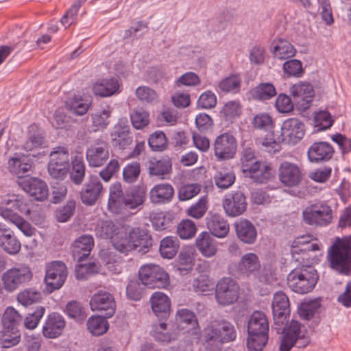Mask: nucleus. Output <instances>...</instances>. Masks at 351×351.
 Listing matches in <instances>:
<instances>
[{
    "instance_id": "f257e3e1",
    "label": "nucleus",
    "mask_w": 351,
    "mask_h": 351,
    "mask_svg": "<svg viewBox=\"0 0 351 351\" xmlns=\"http://www.w3.org/2000/svg\"><path fill=\"white\" fill-rule=\"evenodd\" d=\"M202 344L207 351H219L225 343L236 338V331L232 324L225 319L208 322L202 332Z\"/></svg>"
},
{
    "instance_id": "f03ea898",
    "label": "nucleus",
    "mask_w": 351,
    "mask_h": 351,
    "mask_svg": "<svg viewBox=\"0 0 351 351\" xmlns=\"http://www.w3.org/2000/svg\"><path fill=\"white\" fill-rule=\"evenodd\" d=\"M330 267L339 274L351 273V236L337 238L328 250Z\"/></svg>"
},
{
    "instance_id": "7ed1b4c3",
    "label": "nucleus",
    "mask_w": 351,
    "mask_h": 351,
    "mask_svg": "<svg viewBox=\"0 0 351 351\" xmlns=\"http://www.w3.org/2000/svg\"><path fill=\"white\" fill-rule=\"evenodd\" d=\"M301 265L291 270L287 277V285L293 292L299 294H306L311 292L315 287L318 276L316 271Z\"/></svg>"
},
{
    "instance_id": "20e7f679",
    "label": "nucleus",
    "mask_w": 351,
    "mask_h": 351,
    "mask_svg": "<svg viewBox=\"0 0 351 351\" xmlns=\"http://www.w3.org/2000/svg\"><path fill=\"white\" fill-rule=\"evenodd\" d=\"M302 220L308 226L322 228L330 225L333 220V210L326 201L309 203L302 210Z\"/></svg>"
},
{
    "instance_id": "39448f33",
    "label": "nucleus",
    "mask_w": 351,
    "mask_h": 351,
    "mask_svg": "<svg viewBox=\"0 0 351 351\" xmlns=\"http://www.w3.org/2000/svg\"><path fill=\"white\" fill-rule=\"evenodd\" d=\"M310 343L308 332L298 321L292 320L283 329V336L279 350L290 351L293 346L298 348H305Z\"/></svg>"
},
{
    "instance_id": "423d86ee",
    "label": "nucleus",
    "mask_w": 351,
    "mask_h": 351,
    "mask_svg": "<svg viewBox=\"0 0 351 351\" xmlns=\"http://www.w3.org/2000/svg\"><path fill=\"white\" fill-rule=\"evenodd\" d=\"M138 276L141 283L151 289H167L170 285L168 273L158 265H142L138 270Z\"/></svg>"
},
{
    "instance_id": "0eeeda50",
    "label": "nucleus",
    "mask_w": 351,
    "mask_h": 351,
    "mask_svg": "<svg viewBox=\"0 0 351 351\" xmlns=\"http://www.w3.org/2000/svg\"><path fill=\"white\" fill-rule=\"evenodd\" d=\"M322 248V243L313 235L298 237L293 241L291 247L292 259L299 265H308L310 258L308 252L319 251Z\"/></svg>"
},
{
    "instance_id": "6e6552de",
    "label": "nucleus",
    "mask_w": 351,
    "mask_h": 351,
    "mask_svg": "<svg viewBox=\"0 0 351 351\" xmlns=\"http://www.w3.org/2000/svg\"><path fill=\"white\" fill-rule=\"evenodd\" d=\"M69 153L64 147H57L50 153L48 172L56 179L63 180L69 169Z\"/></svg>"
},
{
    "instance_id": "1a4fd4ad",
    "label": "nucleus",
    "mask_w": 351,
    "mask_h": 351,
    "mask_svg": "<svg viewBox=\"0 0 351 351\" xmlns=\"http://www.w3.org/2000/svg\"><path fill=\"white\" fill-rule=\"evenodd\" d=\"M239 298V286L230 278H221L216 285L215 298L221 306L235 303Z\"/></svg>"
},
{
    "instance_id": "9d476101",
    "label": "nucleus",
    "mask_w": 351,
    "mask_h": 351,
    "mask_svg": "<svg viewBox=\"0 0 351 351\" xmlns=\"http://www.w3.org/2000/svg\"><path fill=\"white\" fill-rule=\"evenodd\" d=\"M68 275L66 265L62 261H53L47 265L45 282L50 293L60 289Z\"/></svg>"
},
{
    "instance_id": "9b49d317",
    "label": "nucleus",
    "mask_w": 351,
    "mask_h": 351,
    "mask_svg": "<svg viewBox=\"0 0 351 351\" xmlns=\"http://www.w3.org/2000/svg\"><path fill=\"white\" fill-rule=\"evenodd\" d=\"M32 273L28 267H13L2 275L1 280L5 289L8 292L16 290L21 285L29 282Z\"/></svg>"
},
{
    "instance_id": "f8f14e48",
    "label": "nucleus",
    "mask_w": 351,
    "mask_h": 351,
    "mask_svg": "<svg viewBox=\"0 0 351 351\" xmlns=\"http://www.w3.org/2000/svg\"><path fill=\"white\" fill-rule=\"evenodd\" d=\"M104 193V189L99 178L96 176H90L81 189L80 200L83 204L92 206L99 200Z\"/></svg>"
},
{
    "instance_id": "ddd939ff",
    "label": "nucleus",
    "mask_w": 351,
    "mask_h": 351,
    "mask_svg": "<svg viewBox=\"0 0 351 351\" xmlns=\"http://www.w3.org/2000/svg\"><path fill=\"white\" fill-rule=\"evenodd\" d=\"M278 176L280 183L287 187L298 186L303 178V173L300 167L297 164L288 161L280 163Z\"/></svg>"
},
{
    "instance_id": "4468645a",
    "label": "nucleus",
    "mask_w": 351,
    "mask_h": 351,
    "mask_svg": "<svg viewBox=\"0 0 351 351\" xmlns=\"http://www.w3.org/2000/svg\"><path fill=\"white\" fill-rule=\"evenodd\" d=\"M290 94L295 105L301 110H306L310 108L315 95L312 85L304 82L293 84L290 88Z\"/></svg>"
},
{
    "instance_id": "2eb2a0df",
    "label": "nucleus",
    "mask_w": 351,
    "mask_h": 351,
    "mask_svg": "<svg viewBox=\"0 0 351 351\" xmlns=\"http://www.w3.org/2000/svg\"><path fill=\"white\" fill-rule=\"evenodd\" d=\"M237 149V142L232 134L224 132L216 138L214 151L218 159L229 160L234 158Z\"/></svg>"
},
{
    "instance_id": "dca6fc26",
    "label": "nucleus",
    "mask_w": 351,
    "mask_h": 351,
    "mask_svg": "<svg viewBox=\"0 0 351 351\" xmlns=\"http://www.w3.org/2000/svg\"><path fill=\"white\" fill-rule=\"evenodd\" d=\"M112 145L119 149H127L133 142V137L126 118H121L110 133Z\"/></svg>"
},
{
    "instance_id": "f3484780",
    "label": "nucleus",
    "mask_w": 351,
    "mask_h": 351,
    "mask_svg": "<svg viewBox=\"0 0 351 351\" xmlns=\"http://www.w3.org/2000/svg\"><path fill=\"white\" fill-rule=\"evenodd\" d=\"M86 158L90 167L103 166L109 158V149L106 142L101 139L95 141L88 147Z\"/></svg>"
},
{
    "instance_id": "a211bd4d",
    "label": "nucleus",
    "mask_w": 351,
    "mask_h": 351,
    "mask_svg": "<svg viewBox=\"0 0 351 351\" xmlns=\"http://www.w3.org/2000/svg\"><path fill=\"white\" fill-rule=\"evenodd\" d=\"M271 308L275 324L279 326H283L287 322V317L290 314V302L288 296L281 291L275 293Z\"/></svg>"
},
{
    "instance_id": "6ab92c4d",
    "label": "nucleus",
    "mask_w": 351,
    "mask_h": 351,
    "mask_svg": "<svg viewBox=\"0 0 351 351\" xmlns=\"http://www.w3.org/2000/svg\"><path fill=\"white\" fill-rule=\"evenodd\" d=\"M304 135V125L296 118H290L283 121L281 126L282 141L288 144H295Z\"/></svg>"
},
{
    "instance_id": "aec40b11",
    "label": "nucleus",
    "mask_w": 351,
    "mask_h": 351,
    "mask_svg": "<svg viewBox=\"0 0 351 351\" xmlns=\"http://www.w3.org/2000/svg\"><path fill=\"white\" fill-rule=\"evenodd\" d=\"M19 184L21 189L37 201H43L48 196V186L45 182L37 178L20 179Z\"/></svg>"
},
{
    "instance_id": "412c9836",
    "label": "nucleus",
    "mask_w": 351,
    "mask_h": 351,
    "mask_svg": "<svg viewBox=\"0 0 351 351\" xmlns=\"http://www.w3.org/2000/svg\"><path fill=\"white\" fill-rule=\"evenodd\" d=\"M92 311H105V317H111L115 313V302L112 295L106 291H99L90 300Z\"/></svg>"
},
{
    "instance_id": "4be33fe9",
    "label": "nucleus",
    "mask_w": 351,
    "mask_h": 351,
    "mask_svg": "<svg viewBox=\"0 0 351 351\" xmlns=\"http://www.w3.org/2000/svg\"><path fill=\"white\" fill-rule=\"evenodd\" d=\"M247 204L245 196L240 191L226 196L223 200L226 214L232 217L242 215L247 208Z\"/></svg>"
},
{
    "instance_id": "5701e85b",
    "label": "nucleus",
    "mask_w": 351,
    "mask_h": 351,
    "mask_svg": "<svg viewBox=\"0 0 351 351\" xmlns=\"http://www.w3.org/2000/svg\"><path fill=\"white\" fill-rule=\"evenodd\" d=\"M32 202L24 195L21 194H7L1 199L0 210L3 208L16 210L25 216L31 213Z\"/></svg>"
},
{
    "instance_id": "b1692460",
    "label": "nucleus",
    "mask_w": 351,
    "mask_h": 351,
    "mask_svg": "<svg viewBox=\"0 0 351 351\" xmlns=\"http://www.w3.org/2000/svg\"><path fill=\"white\" fill-rule=\"evenodd\" d=\"M66 322L62 315L58 313H50L43 326V335L48 339H55L62 333Z\"/></svg>"
},
{
    "instance_id": "393cba45",
    "label": "nucleus",
    "mask_w": 351,
    "mask_h": 351,
    "mask_svg": "<svg viewBox=\"0 0 351 351\" xmlns=\"http://www.w3.org/2000/svg\"><path fill=\"white\" fill-rule=\"evenodd\" d=\"M34 162L32 160L25 155L15 154L8 161V171L18 178L22 179L25 175L32 171Z\"/></svg>"
},
{
    "instance_id": "a878e982",
    "label": "nucleus",
    "mask_w": 351,
    "mask_h": 351,
    "mask_svg": "<svg viewBox=\"0 0 351 351\" xmlns=\"http://www.w3.org/2000/svg\"><path fill=\"white\" fill-rule=\"evenodd\" d=\"M0 247L10 255L17 254L21 248V242L14 232L2 223H0Z\"/></svg>"
},
{
    "instance_id": "bb28decb",
    "label": "nucleus",
    "mask_w": 351,
    "mask_h": 351,
    "mask_svg": "<svg viewBox=\"0 0 351 351\" xmlns=\"http://www.w3.org/2000/svg\"><path fill=\"white\" fill-rule=\"evenodd\" d=\"M243 173L259 184L266 183L273 178L271 165L264 161H255L254 165Z\"/></svg>"
},
{
    "instance_id": "cd10ccee",
    "label": "nucleus",
    "mask_w": 351,
    "mask_h": 351,
    "mask_svg": "<svg viewBox=\"0 0 351 351\" xmlns=\"http://www.w3.org/2000/svg\"><path fill=\"white\" fill-rule=\"evenodd\" d=\"M152 309L155 315L161 319H167L171 311V300L162 292H154L150 298Z\"/></svg>"
},
{
    "instance_id": "c85d7f7f",
    "label": "nucleus",
    "mask_w": 351,
    "mask_h": 351,
    "mask_svg": "<svg viewBox=\"0 0 351 351\" xmlns=\"http://www.w3.org/2000/svg\"><path fill=\"white\" fill-rule=\"evenodd\" d=\"M94 247V239L91 235L84 234L79 237L72 245L73 256L78 263L87 258Z\"/></svg>"
},
{
    "instance_id": "c756f323",
    "label": "nucleus",
    "mask_w": 351,
    "mask_h": 351,
    "mask_svg": "<svg viewBox=\"0 0 351 351\" xmlns=\"http://www.w3.org/2000/svg\"><path fill=\"white\" fill-rule=\"evenodd\" d=\"M130 242L134 244V250L146 252L152 246L153 240L148 230L134 228L130 230Z\"/></svg>"
},
{
    "instance_id": "7c9ffc66",
    "label": "nucleus",
    "mask_w": 351,
    "mask_h": 351,
    "mask_svg": "<svg viewBox=\"0 0 351 351\" xmlns=\"http://www.w3.org/2000/svg\"><path fill=\"white\" fill-rule=\"evenodd\" d=\"M333 154V147L326 142L314 143L308 150V159L315 162L328 161Z\"/></svg>"
},
{
    "instance_id": "2f4dec72",
    "label": "nucleus",
    "mask_w": 351,
    "mask_h": 351,
    "mask_svg": "<svg viewBox=\"0 0 351 351\" xmlns=\"http://www.w3.org/2000/svg\"><path fill=\"white\" fill-rule=\"evenodd\" d=\"M206 220V227L213 236L224 238L228 235L230 231L229 223L220 215L209 214Z\"/></svg>"
},
{
    "instance_id": "473e14b6",
    "label": "nucleus",
    "mask_w": 351,
    "mask_h": 351,
    "mask_svg": "<svg viewBox=\"0 0 351 351\" xmlns=\"http://www.w3.org/2000/svg\"><path fill=\"white\" fill-rule=\"evenodd\" d=\"M0 215L4 219L14 224L25 236L31 237L35 234L36 229L13 210L3 208L0 210Z\"/></svg>"
},
{
    "instance_id": "72a5a7b5",
    "label": "nucleus",
    "mask_w": 351,
    "mask_h": 351,
    "mask_svg": "<svg viewBox=\"0 0 351 351\" xmlns=\"http://www.w3.org/2000/svg\"><path fill=\"white\" fill-rule=\"evenodd\" d=\"M125 195L120 183H115L110 188L108 208L113 213H121L126 210Z\"/></svg>"
},
{
    "instance_id": "f704fd0d",
    "label": "nucleus",
    "mask_w": 351,
    "mask_h": 351,
    "mask_svg": "<svg viewBox=\"0 0 351 351\" xmlns=\"http://www.w3.org/2000/svg\"><path fill=\"white\" fill-rule=\"evenodd\" d=\"M237 237L243 243L252 244L257 237V231L253 223L246 219H241L234 223Z\"/></svg>"
},
{
    "instance_id": "c9c22d12",
    "label": "nucleus",
    "mask_w": 351,
    "mask_h": 351,
    "mask_svg": "<svg viewBox=\"0 0 351 351\" xmlns=\"http://www.w3.org/2000/svg\"><path fill=\"white\" fill-rule=\"evenodd\" d=\"M174 195V189L170 184H158L149 192L150 199L154 204L169 202Z\"/></svg>"
},
{
    "instance_id": "e433bc0d",
    "label": "nucleus",
    "mask_w": 351,
    "mask_h": 351,
    "mask_svg": "<svg viewBox=\"0 0 351 351\" xmlns=\"http://www.w3.org/2000/svg\"><path fill=\"white\" fill-rule=\"evenodd\" d=\"M269 322L266 315L256 311L250 316L248 321L247 332L268 334Z\"/></svg>"
},
{
    "instance_id": "4c0bfd02",
    "label": "nucleus",
    "mask_w": 351,
    "mask_h": 351,
    "mask_svg": "<svg viewBox=\"0 0 351 351\" xmlns=\"http://www.w3.org/2000/svg\"><path fill=\"white\" fill-rule=\"evenodd\" d=\"M176 321L178 328L180 330H186L188 332L189 330H193L192 333H196L195 326L197 325V319L195 314L186 308H181L177 311Z\"/></svg>"
},
{
    "instance_id": "58836bf2",
    "label": "nucleus",
    "mask_w": 351,
    "mask_h": 351,
    "mask_svg": "<svg viewBox=\"0 0 351 351\" xmlns=\"http://www.w3.org/2000/svg\"><path fill=\"white\" fill-rule=\"evenodd\" d=\"M260 268L261 263L258 256L252 252L244 254L238 265L239 271L247 276L254 274Z\"/></svg>"
},
{
    "instance_id": "ea45409f",
    "label": "nucleus",
    "mask_w": 351,
    "mask_h": 351,
    "mask_svg": "<svg viewBox=\"0 0 351 351\" xmlns=\"http://www.w3.org/2000/svg\"><path fill=\"white\" fill-rule=\"evenodd\" d=\"M119 84L116 78L104 79L96 82L93 87V93L101 97H110L119 92Z\"/></svg>"
},
{
    "instance_id": "a19ab883",
    "label": "nucleus",
    "mask_w": 351,
    "mask_h": 351,
    "mask_svg": "<svg viewBox=\"0 0 351 351\" xmlns=\"http://www.w3.org/2000/svg\"><path fill=\"white\" fill-rule=\"evenodd\" d=\"M45 145L43 132L36 125H31L29 128L28 138L23 145V149L27 152L41 148Z\"/></svg>"
},
{
    "instance_id": "79ce46f5",
    "label": "nucleus",
    "mask_w": 351,
    "mask_h": 351,
    "mask_svg": "<svg viewBox=\"0 0 351 351\" xmlns=\"http://www.w3.org/2000/svg\"><path fill=\"white\" fill-rule=\"evenodd\" d=\"M172 169L171 160L168 158L160 160L151 159L148 165L149 173L152 176H161L170 173Z\"/></svg>"
},
{
    "instance_id": "37998d69",
    "label": "nucleus",
    "mask_w": 351,
    "mask_h": 351,
    "mask_svg": "<svg viewBox=\"0 0 351 351\" xmlns=\"http://www.w3.org/2000/svg\"><path fill=\"white\" fill-rule=\"evenodd\" d=\"M21 341V332L17 327L3 326L0 332V342L3 348L17 345Z\"/></svg>"
},
{
    "instance_id": "c03bdc74",
    "label": "nucleus",
    "mask_w": 351,
    "mask_h": 351,
    "mask_svg": "<svg viewBox=\"0 0 351 351\" xmlns=\"http://www.w3.org/2000/svg\"><path fill=\"white\" fill-rule=\"evenodd\" d=\"M114 247L119 252L127 254L134 250V244L130 242V232L119 230L111 241Z\"/></svg>"
},
{
    "instance_id": "a18cd8bd",
    "label": "nucleus",
    "mask_w": 351,
    "mask_h": 351,
    "mask_svg": "<svg viewBox=\"0 0 351 351\" xmlns=\"http://www.w3.org/2000/svg\"><path fill=\"white\" fill-rule=\"evenodd\" d=\"M199 251L205 257H212L215 256L217 252V245L215 239L212 236L204 232L201 234L199 239Z\"/></svg>"
},
{
    "instance_id": "49530a36",
    "label": "nucleus",
    "mask_w": 351,
    "mask_h": 351,
    "mask_svg": "<svg viewBox=\"0 0 351 351\" xmlns=\"http://www.w3.org/2000/svg\"><path fill=\"white\" fill-rule=\"evenodd\" d=\"M241 82V77L239 74H232L219 82V88L225 93L236 94L240 91Z\"/></svg>"
},
{
    "instance_id": "de8ad7c7",
    "label": "nucleus",
    "mask_w": 351,
    "mask_h": 351,
    "mask_svg": "<svg viewBox=\"0 0 351 351\" xmlns=\"http://www.w3.org/2000/svg\"><path fill=\"white\" fill-rule=\"evenodd\" d=\"M145 191L139 187L131 189L125 195L126 209H134L142 205L145 200Z\"/></svg>"
},
{
    "instance_id": "09e8293b",
    "label": "nucleus",
    "mask_w": 351,
    "mask_h": 351,
    "mask_svg": "<svg viewBox=\"0 0 351 351\" xmlns=\"http://www.w3.org/2000/svg\"><path fill=\"white\" fill-rule=\"evenodd\" d=\"M273 53L278 59L285 60L295 56L296 49L287 40L279 39L274 47Z\"/></svg>"
},
{
    "instance_id": "8fccbe9b",
    "label": "nucleus",
    "mask_w": 351,
    "mask_h": 351,
    "mask_svg": "<svg viewBox=\"0 0 351 351\" xmlns=\"http://www.w3.org/2000/svg\"><path fill=\"white\" fill-rule=\"evenodd\" d=\"M320 307L321 300L319 298L305 300L301 303L298 313L302 318L310 320L315 313H318Z\"/></svg>"
},
{
    "instance_id": "3c124183",
    "label": "nucleus",
    "mask_w": 351,
    "mask_h": 351,
    "mask_svg": "<svg viewBox=\"0 0 351 351\" xmlns=\"http://www.w3.org/2000/svg\"><path fill=\"white\" fill-rule=\"evenodd\" d=\"M107 317L101 316H92L87 322V328L90 333L95 336L104 334L108 329Z\"/></svg>"
},
{
    "instance_id": "603ef678",
    "label": "nucleus",
    "mask_w": 351,
    "mask_h": 351,
    "mask_svg": "<svg viewBox=\"0 0 351 351\" xmlns=\"http://www.w3.org/2000/svg\"><path fill=\"white\" fill-rule=\"evenodd\" d=\"M177 242V239L172 237H166L162 239L159 249L161 256L168 259L173 258L178 249Z\"/></svg>"
},
{
    "instance_id": "864d4df0",
    "label": "nucleus",
    "mask_w": 351,
    "mask_h": 351,
    "mask_svg": "<svg viewBox=\"0 0 351 351\" xmlns=\"http://www.w3.org/2000/svg\"><path fill=\"white\" fill-rule=\"evenodd\" d=\"M148 144L154 152H162L168 147V140L162 131H156L148 138Z\"/></svg>"
},
{
    "instance_id": "5fc2aeb1",
    "label": "nucleus",
    "mask_w": 351,
    "mask_h": 351,
    "mask_svg": "<svg viewBox=\"0 0 351 351\" xmlns=\"http://www.w3.org/2000/svg\"><path fill=\"white\" fill-rule=\"evenodd\" d=\"M235 180V176L232 171L221 169L215 176V181L217 187L226 189L230 187Z\"/></svg>"
},
{
    "instance_id": "6e6d98bb",
    "label": "nucleus",
    "mask_w": 351,
    "mask_h": 351,
    "mask_svg": "<svg viewBox=\"0 0 351 351\" xmlns=\"http://www.w3.org/2000/svg\"><path fill=\"white\" fill-rule=\"evenodd\" d=\"M268 341V334L248 333L247 346L249 351H262Z\"/></svg>"
},
{
    "instance_id": "4d7b16f0",
    "label": "nucleus",
    "mask_w": 351,
    "mask_h": 351,
    "mask_svg": "<svg viewBox=\"0 0 351 351\" xmlns=\"http://www.w3.org/2000/svg\"><path fill=\"white\" fill-rule=\"evenodd\" d=\"M252 94L259 100H267L276 95V90L271 83H261L252 90Z\"/></svg>"
},
{
    "instance_id": "13d9d810",
    "label": "nucleus",
    "mask_w": 351,
    "mask_h": 351,
    "mask_svg": "<svg viewBox=\"0 0 351 351\" xmlns=\"http://www.w3.org/2000/svg\"><path fill=\"white\" fill-rule=\"evenodd\" d=\"M86 167L82 158H75L72 161V170L70 173L71 181L76 185H80L85 176Z\"/></svg>"
},
{
    "instance_id": "bf43d9fd",
    "label": "nucleus",
    "mask_w": 351,
    "mask_h": 351,
    "mask_svg": "<svg viewBox=\"0 0 351 351\" xmlns=\"http://www.w3.org/2000/svg\"><path fill=\"white\" fill-rule=\"evenodd\" d=\"M65 313L67 315L78 322L83 321L86 317V314L82 304L77 301L69 302L65 307Z\"/></svg>"
},
{
    "instance_id": "052dcab7",
    "label": "nucleus",
    "mask_w": 351,
    "mask_h": 351,
    "mask_svg": "<svg viewBox=\"0 0 351 351\" xmlns=\"http://www.w3.org/2000/svg\"><path fill=\"white\" fill-rule=\"evenodd\" d=\"M167 329V324L160 322L152 326V335L156 341L162 343H169L176 339V335L165 332Z\"/></svg>"
},
{
    "instance_id": "680f3d73",
    "label": "nucleus",
    "mask_w": 351,
    "mask_h": 351,
    "mask_svg": "<svg viewBox=\"0 0 351 351\" xmlns=\"http://www.w3.org/2000/svg\"><path fill=\"white\" fill-rule=\"evenodd\" d=\"M22 322V316L13 307H8L3 315L1 323L3 326L17 327Z\"/></svg>"
},
{
    "instance_id": "e2e57ef3",
    "label": "nucleus",
    "mask_w": 351,
    "mask_h": 351,
    "mask_svg": "<svg viewBox=\"0 0 351 351\" xmlns=\"http://www.w3.org/2000/svg\"><path fill=\"white\" fill-rule=\"evenodd\" d=\"M112 110L110 106H106L102 110H99L92 114L93 124L97 129H104L110 123L109 118L111 115Z\"/></svg>"
},
{
    "instance_id": "0e129e2a",
    "label": "nucleus",
    "mask_w": 351,
    "mask_h": 351,
    "mask_svg": "<svg viewBox=\"0 0 351 351\" xmlns=\"http://www.w3.org/2000/svg\"><path fill=\"white\" fill-rule=\"evenodd\" d=\"M283 71L287 77H300L304 70L301 61L297 59H291L283 64Z\"/></svg>"
},
{
    "instance_id": "69168bd1",
    "label": "nucleus",
    "mask_w": 351,
    "mask_h": 351,
    "mask_svg": "<svg viewBox=\"0 0 351 351\" xmlns=\"http://www.w3.org/2000/svg\"><path fill=\"white\" fill-rule=\"evenodd\" d=\"M76 208V202L69 199L66 203L56 212V217L58 221L64 223L69 221L74 215Z\"/></svg>"
},
{
    "instance_id": "338daca9",
    "label": "nucleus",
    "mask_w": 351,
    "mask_h": 351,
    "mask_svg": "<svg viewBox=\"0 0 351 351\" xmlns=\"http://www.w3.org/2000/svg\"><path fill=\"white\" fill-rule=\"evenodd\" d=\"M135 95L142 103L152 104L157 101L158 95L156 90L147 86H141L136 89Z\"/></svg>"
},
{
    "instance_id": "774afa93",
    "label": "nucleus",
    "mask_w": 351,
    "mask_h": 351,
    "mask_svg": "<svg viewBox=\"0 0 351 351\" xmlns=\"http://www.w3.org/2000/svg\"><path fill=\"white\" fill-rule=\"evenodd\" d=\"M116 230L114 224L111 221H105L99 223L95 228L96 235L102 239H112L114 237Z\"/></svg>"
}]
</instances>
